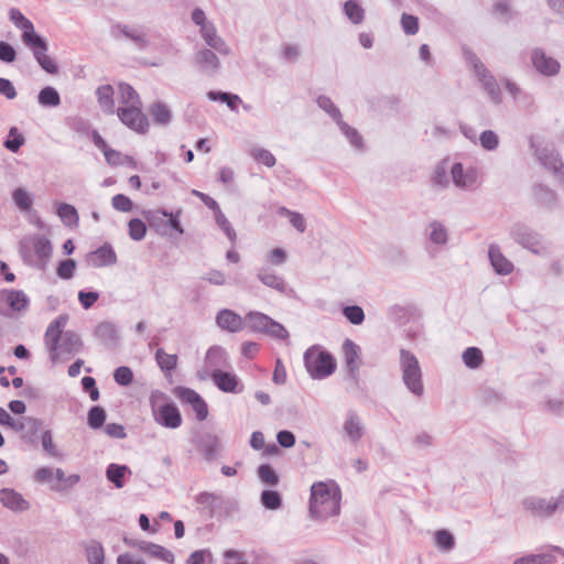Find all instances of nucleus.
<instances>
[{
	"label": "nucleus",
	"instance_id": "nucleus-1",
	"mask_svg": "<svg viewBox=\"0 0 564 564\" xmlns=\"http://www.w3.org/2000/svg\"><path fill=\"white\" fill-rule=\"evenodd\" d=\"M340 490L335 484L315 482L311 487L310 512L313 518L326 520L340 510Z\"/></svg>",
	"mask_w": 564,
	"mask_h": 564
},
{
	"label": "nucleus",
	"instance_id": "nucleus-2",
	"mask_svg": "<svg viewBox=\"0 0 564 564\" xmlns=\"http://www.w3.org/2000/svg\"><path fill=\"white\" fill-rule=\"evenodd\" d=\"M304 367L314 380H322L332 376L336 368L334 356L319 345L308 347L303 355Z\"/></svg>",
	"mask_w": 564,
	"mask_h": 564
},
{
	"label": "nucleus",
	"instance_id": "nucleus-3",
	"mask_svg": "<svg viewBox=\"0 0 564 564\" xmlns=\"http://www.w3.org/2000/svg\"><path fill=\"white\" fill-rule=\"evenodd\" d=\"M400 370L402 381L406 389L413 395L422 397L424 393V384L420 362L413 352L404 348L400 349Z\"/></svg>",
	"mask_w": 564,
	"mask_h": 564
},
{
	"label": "nucleus",
	"instance_id": "nucleus-4",
	"mask_svg": "<svg viewBox=\"0 0 564 564\" xmlns=\"http://www.w3.org/2000/svg\"><path fill=\"white\" fill-rule=\"evenodd\" d=\"M523 509L533 517L547 519L557 512L564 511V488H562L556 497L550 499L539 496H528L522 499Z\"/></svg>",
	"mask_w": 564,
	"mask_h": 564
},
{
	"label": "nucleus",
	"instance_id": "nucleus-5",
	"mask_svg": "<svg viewBox=\"0 0 564 564\" xmlns=\"http://www.w3.org/2000/svg\"><path fill=\"white\" fill-rule=\"evenodd\" d=\"M509 235L516 243L533 254L545 256L547 253L542 235L523 223H514L509 229Z\"/></svg>",
	"mask_w": 564,
	"mask_h": 564
},
{
	"label": "nucleus",
	"instance_id": "nucleus-6",
	"mask_svg": "<svg viewBox=\"0 0 564 564\" xmlns=\"http://www.w3.org/2000/svg\"><path fill=\"white\" fill-rule=\"evenodd\" d=\"M464 56L466 61L471 65L475 75L477 76L484 90L489 96L490 100L494 104L499 105L502 99L500 88L495 76L473 51L464 48Z\"/></svg>",
	"mask_w": 564,
	"mask_h": 564
},
{
	"label": "nucleus",
	"instance_id": "nucleus-7",
	"mask_svg": "<svg viewBox=\"0 0 564 564\" xmlns=\"http://www.w3.org/2000/svg\"><path fill=\"white\" fill-rule=\"evenodd\" d=\"M110 35L113 40L127 39L131 41L139 51H145L151 41L142 25H130L117 22L110 28Z\"/></svg>",
	"mask_w": 564,
	"mask_h": 564
},
{
	"label": "nucleus",
	"instance_id": "nucleus-8",
	"mask_svg": "<svg viewBox=\"0 0 564 564\" xmlns=\"http://www.w3.org/2000/svg\"><path fill=\"white\" fill-rule=\"evenodd\" d=\"M28 249L34 252L37 259V268L45 269L53 251L51 241L43 235H33L21 241V250L24 257H26Z\"/></svg>",
	"mask_w": 564,
	"mask_h": 564
},
{
	"label": "nucleus",
	"instance_id": "nucleus-9",
	"mask_svg": "<svg viewBox=\"0 0 564 564\" xmlns=\"http://www.w3.org/2000/svg\"><path fill=\"white\" fill-rule=\"evenodd\" d=\"M451 177L454 185L460 189L474 191L479 184V171L475 166H465L456 162L451 167Z\"/></svg>",
	"mask_w": 564,
	"mask_h": 564
},
{
	"label": "nucleus",
	"instance_id": "nucleus-10",
	"mask_svg": "<svg viewBox=\"0 0 564 564\" xmlns=\"http://www.w3.org/2000/svg\"><path fill=\"white\" fill-rule=\"evenodd\" d=\"M142 105L119 108L117 115L120 121L138 133H145L149 129V120L141 110Z\"/></svg>",
	"mask_w": 564,
	"mask_h": 564
},
{
	"label": "nucleus",
	"instance_id": "nucleus-11",
	"mask_svg": "<svg viewBox=\"0 0 564 564\" xmlns=\"http://www.w3.org/2000/svg\"><path fill=\"white\" fill-rule=\"evenodd\" d=\"M23 43L32 50L34 58L46 73L56 74L58 72V67L55 62L46 54L48 46L46 41L40 34H35Z\"/></svg>",
	"mask_w": 564,
	"mask_h": 564
},
{
	"label": "nucleus",
	"instance_id": "nucleus-12",
	"mask_svg": "<svg viewBox=\"0 0 564 564\" xmlns=\"http://www.w3.org/2000/svg\"><path fill=\"white\" fill-rule=\"evenodd\" d=\"M68 321L67 315H59L54 321L50 323L46 328L44 341L47 350L51 354L52 360H55L58 354L59 341L62 340L64 332V327L66 326Z\"/></svg>",
	"mask_w": 564,
	"mask_h": 564
},
{
	"label": "nucleus",
	"instance_id": "nucleus-13",
	"mask_svg": "<svg viewBox=\"0 0 564 564\" xmlns=\"http://www.w3.org/2000/svg\"><path fill=\"white\" fill-rule=\"evenodd\" d=\"M68 321L67 315H59L54 321L50 323L46 328L44 341L47 350L51 354L52 360H55L58 354L59 341L62 340L64 332V327L66 326Z\"/></svg>",
	"mask_w": 564,
	"mask_h": 564
},
{
	"label": "nucleus",
	"instance_id": "nucleus-14",
	"mask_svg": "<svg viewBox=\"0 0 564 564\" xmlns=\"http://www.w3.org/2000/svg\"><path fill=\"white\" fill-rule=\"evenodd\" d=\"M534 155L545 169L557 177L564 178V163L552 145L535 148Z\"/></svg>",
	"mask_w": 564,
	"mask_h": 564
},
{
	"label": "nucleus",
	"instance_id": "nucleus-15",
	"mask_svg": "<svg viewBox=\"0 0 564 564\" xmlns=\"http://www.w3.org/2000/svg\"><path fill=\"white\" fill-rule=\"evenodd\" d=\"M229 367L230 362L227 351L220 346H213L207 350L205 356L204 375H200V371H198V376L205 379L209 377V372L221 371Z\"/></svg>",
	"mask_w": 564,
	"mask_h": 564
},
{
	"label": "nucleus",
	"instance_id": "nucleus-16",
	"mask_svg": "<svg viewBox=\"0 0 564 564\" xmlns=\"http://www.w3.org/2000/svg\"><path fill=\"white\" fill-rule=\"evenodd\" d=\"M366 427L361 416L355 410H348L343 423V437L350 444H357L365 435Z\"/></svg>",
	"mask_w": 564,
	"mask_h": 564
},
{
	"label": "nucleus",
	"instance_id": "nucleus-17",
	"mask_svg": "<svg viewBox=\"0 0 564 564\" xmlns=\"http://www.w3.org/2000/svg\"><path fill=\"white\" fill-rule=\"evenodd\" d=\"M153 408L155 421L164 427L177 429L182 424V415L174 403H165Z\"/></svg>",
	"mask_w": 564,
	"mask_h": 564
},
{
	"label": "nucleus",
	"instance_id": "nucleus-18",
	"mask_svg": "<svg viewBox=\"0 0 564 564\" xmlns=\"http://www.w3.org/2000/svg\"><path fill=\"white\" fill-rule=\"evenodd\" d=\"M194 64L200 73L209 77L215 76L220 69L219 58L209 48L198 50L194 54Z\"/></svg>",
	"mask_w": 564,
	"mask_h": 564
},
{
	"label": "nucleus",
	"instance_id": "nucleus-19",
	"mask_svg": "<svg viewBox=\"0 0 564 564\" xmlns=\"http://www.w3.org/2000/svg\"><path fill=\"white\" fill-rule=\"evenodd\" d=\"M531 62L536 72L544 76H554L560 72V63L545 54L542 48H534L531 53Z\"/></svg>",
	"mask_w": 564,
	"mask_h": 564
},
{
	"label": "nucleus",
	"instance_id": "nucleus-20",
	"mask_svg": "<svg viewBox=\"0 0 564 564\" xmlns=\"http://www.w3.org/2000/svg\"><path fill=\"white\" fill-rule=\"evenodd\" d=\"M343 352L345 357V364L349 376L354 379H358L360 362H361V350L360 347L349 338H346L343 344Z\"/></svg>",
	"mask_w": 564,
	"mask_h": 564
},
{
	"label": "nucleus",
	"instance_id": "nucleus-21",
	"mask_svg": "<svg viewBox=\"0 0 564 564\" xmlns=\"http://www.w3.org/2000/svg\"><path fill=\"white\" fill-rule=\"evenodd\" d=\"M215 386L223 392L226 393H240L243 390V386L240 384L238 377L229 371H216L209 372Z\"/></svg>",
	"mask_w": 564,
	"mask_h": 564
},
{
	"label": "nucleus",
	"instance_id": "nucleus-22",
	"mask_svg": "<svg viewBox=\"0 0 564 564\" xmlns=\"http://www.w3.org/2000/svg\"><path fill=\"white\" fill-rule=\"evenodd\" d=\"M117 254L109 243H105L87 256V262L94 268L109 267L117 263Z\"/></svg>",
	"mask_w": 564,
	"mask_h": 564
},
{
	"label": "nucleus",
	"instance_id": "nucleus-23",
	"mask_svg": "<svg viewBox=\"0 0 564 564\" xmlns=\"http://www.w3.org/2000/svg\"><path fill=\"white\" fill-rule=\"evenodd\" d=\"M533 196L535 204L546 210H553L558 206L557 193L544 184H536L533 187Z\"/></svg>",
	"mask_w": 564,
	"mask_h": 564
},
{
	"label": "nucleus",
	"instance_id": "nucleus-24",
	"mask_svg": "<svg viewBox=\"0 0 564 564\" xmlns=\"http://www.w3.org/2000/svg\"><path fill=\"white\" fill-rule=\"evenodd\" d=\"M488 257L497 274L508 275L513 271V263L503 256L498 245L492 243L489 246Z\"/></svg>",
	"mask_w": 564,
	"mask_h": 564
},
{
	"label": "nucleus",
	"instance_id": "nucleus-25",
	"mask_svg": "<svg viewBox=\"0 0 564 564\" xmlns=\"http://www.w3.org/2000/svg\"><path fill=\"white\" fill-rule=\"evenodd\" d=\"M216 323L221 329L230 333L240 332L243 328L242 317L231 310H221L216 315Z\"/></svg>",
	"mask_w": 564,
	"mask_h": 564
},
{
	"label": "nucleus",
	"instance_id": "nucleus-26",
	"mask_svg": "<svg viewBox=\"0 0 564 564\" xmlns=\"http://www.w3.org/2000/svg\"><path fill=\"white\" fill-rule=\"evenodd\" d=\"M0 501L3 507L15 512H22L30 508V503L22 497V495L10 488H3L0 490Z\"/></svg>",
	"mask_w": 564,
	"mask_h": 564
},
{
	"label": "nucleus",
	"instance_id": "nucleus-27",
	"mask_svg": "<svg viewBox=\"0 0 564 564\" xmlns=\"http://www.w3.org/2000/svg\"><path fill=\"white\" fill-rule=\"evenodd\" d=\"M257 278L268 288H271L282 294H288L293 292L292 289H288L284 279L278 274H275L269 268H261L258 270Z\"/></svg>",
	"mask_w": 564,
	"mask_h": 564
},
{
	"label": "nucleus",
	"instance_id": "nucleus-28",
	"mask_svg": "<svg viewBox=\"0 0 564 564\" xmlns=\"http://www.w3.org/2000/svg\"><path fill=\"white\" fill-rule=\"evenodd\" d=\"M197 448L207 462H213L217 458L220 440L212 433L203 434L197 441Z\"/></svg>",
	"mask_w": 564,
	"mask_h": 564
},
{
	"label": "nucleus",
	"instance_id": "nucleus-29",
	"mask_svg": "<svg viewBox=\"0 0 564 564\" xmlns=\"http://www.w3.org/2000/svg\"><path fill=\"white\" fill-rule=\"evenodd\" d=\"M502 84L508 91V94L512 97L513 101L521 108H530L534 104L533 96L527 90L522 89L517 83L505 78L502 79Z\"/></svg>",
	"mask_w": 564,
	"mask_h": 564
},
{
	"label": "nucleus",
	"instance_id": "nucleus-30",
	"mask_svg": "<svg viewBox=\"0 0 564 564\" xmlns=\"http://www.w3.org/2000/svg\"><path fill=\"white\" fill-rule=\"evenodd\" d=\"M95 336L108 348L116 347L119 341L117 326L109 321L101 322L96 326Z\"/></svg>",
	"mask_w": 564,
	"mask_h": 564
},
{
	"label": "nucleus",
	"instance_id": "nucleus-31",
	"mask_svg": "<svg viewBox=\"0 0 564 564\" xmlns=\"http://www.w3.org/2000/svg\"><path fill=\"white\" fill-rule=\"evenodd\" d=\"M9 19L15 28L22 31V42L30 40L32 36L37 34L34 30L33 23L25 18L19 9H10Z\"/></svg>",
	"mask_w": 564,
	"mask_h": 564
},
{
	"label": "nucleus",
	"instance_id": "nucleus-32",
	"mask_svg": "<svg viewBox=\"0 0 564 564\" xmlns=\"http://www.w3.org/2000/svg\"><path fill=\"white\" fill-rule=\"evenodd\" d=\"M43 421L36 417L26 416L23 431L20 435L21 440L28 444L36 445L40 440Z\"/></svg>",
	"mask_w": 564,
	"mask_h": 564
},
{
	"label": "nucleus",
	"instance_id": "nucleus-33",
	"mask_svg": "<svg viewBox=\"0 0 564 564\" xmlns=\"http://www.w3.org/2000/svg\"><path fill=\"white\" fill-rule=\"evenodd\" d=\"M196 502L205 507L208 511V516L215 517L225 503V498L220 495L213 492H200L196 497Z\"/></svg>",
	"mask_w": 564,
	"mask_h": 564
},
{
	"label": "nucleus",
	"instance_id": "nucleus-34",
	"mask_svg": "<svg viewBox=\"0 0 564 564\" xmlns=\"http://www.w3.org/2000/svg\"><path fill=\"white\" fill-rule=\"evenodd\" d=\"M169 212L164 208H160L156 210H150L145 214V219L148 220L151 228L155 230L160 236H167V220Z\"/></svg>",
	"mask_w": 564,
	"mask_h": 564
},
{
	"label": "nucleus",
	"instance_id": "nucleus-35",
	"mask_svg": "<svg viewBox=\"0 0 564 564\" xmlns=\"http://www.w3.org/2000/svg\"><path fill=\"white\" fill-rule=\"evenodd\" d=\"M553 552H560L564 555V550L560 546H551L549 552L531 554L517 558L513 564H547L555 561Z\"/></svg>",
	"mask_w": 564,
	"mask_h": 564
},
{
	"label": "nucleus",
	"instance_id": "nucleus-36",
	"mask_svg": "<svg viewBox=\"0 0 564 564\" xmlns=\"http://www.w3.org/2000/svg\"><path fill=\"white\" fill-rule=\"evenodd\" d=\"M98 104L101 110L107 115H113L116 112L115 109V100H113V88L110 85L99 86L96 90Z\"/></svg>",
	"mask_w": 564,
	"mask_h": 564
},
{
	"label": "nucleus",
	"instance_id": "nucleus-37",
	"mask_svg": "<svg viewBox=\"0 0 564 564\" xmlns=\"http://www.w3.org/2000/svg\"><path fill=\"white\" fill-rule=\"evenodd\" d=\"M271 317L261 312H249L246 315V324L247 326L256 333L265 334L267 328L269 327V323Z\"/></svg>",
	"mask_w": 564,
	"mask_h": 564
},
{
	"label": "nucleus",
	"instance_id": "nucleus-38",
	"mask_svg": "<svg viewBox=\"0 0 564 564\" xmlns=\"http://www.w3.org/2000/svg\"><path fill=\"white\" fill-rule=\"evenodd\" d=\"M82 348L83 341L76 333L67 330L63 334L61 344L58 346L59 352L77 354L82 350Z\"/></svg>",
	"mask_w": 564,
	"mask_h": 564
},
{
	"label": "nucleus",
	"instance_id": "nucleus-39",
	"mask_svg": "<svg viewBox=\"0 0 564 564\" xmlns=\"http://www.w3.org/2000/svg\"><path fill=\"white\" fill-rule=\"evenodd\" d=\"M127 474H131L130 469L126 465L109 464L106 469L107 479L115 485L116 488L120 489L124 486L123 478Z\"/></svg>",
	"mask_w": 564,
	"mask_h": 564
},
{
	"label": "nucleus",
	"instance_id": "nucleus-40",
	"mask_svg": "<svg viewBox=\"0 0 564 564\" xmlns=\"http://www.w3.org/2000/svg\"><path fill=\"white\" fill-rule=\"evenodd\" d=\"M149 112L156 124L169 126L172 121V112L170 108L161 101L152 104Z\"/></svg>",
	"mask_w": 564,
	"mask_h": 564
},
{
	"label": "nucleus",
	"instance_id": "nucleus-41",
	"mask_svg": "<svg viewBox=\"0 0 564 564\" xmlns=\"http://www.w3.org/2000/svg\"><path fill=\"white\" fill-rule=\"evenodd\" d=\"M37 102L45 108H55L61 105V95L56 88L46 86L39 91Z\"/></svg>",
	"mask_w": 564,
	"mask_h": 564
},
{
	"label": "nucleus",
	"instance_id": "nucleus-42",
	"mask_svg": "<svg viewBox=\"0 0 564 564\" xmlns=\"http://www.w3.org/2000/svg\"><path fill=\"white\" fill-rule=\"evenodd\" d=\"M57 215L65 226L70 228L78 226L79 216L77 209L73 205L61 203L57 207Z\"/></svg>",
	"mask_w": 564,
	"mask_h": 564
},
{
	"label": "nucleus",
	"instance_id": "nucleus-43",
	"mask_svg": "<svg viewBox=\"0 0 564 564\" xmlns=\"http://www.w3.org/2000/svg\"><path fill=\"white\" fill-rule=\"evenodd\" d=\"M427 230H429V232H427L429 240L432 243L437 245V246H443L447 242L448 232H447L446 227L442 223H440L437 220L431 221Z\"/></svg>",
	"mask_w": 564,
	"mask_h": 564
},
{
	"label": "nucleus",
	"instance_id": "nucleus-44",
	"mask_svg": "<svg viewBox=\"0 0 564 564\" xmlns=\"http://www.w3.org/2000/svg\"><path fill=\"white\" fill-rule=\"evenodd\" d=\"M144 545L145 554L170 564L174 562V554L170 550L163 547L162 545L155 544L153 542H148V544Z\"/></svg>",
	"mask_w": 564,
	"mask_h": 564
},
{
	"label": "nucleus",
	"instance_id": "nucleus-45",
	"mask_svg": "<svg viewBox=\"0 0 564 564\" xmlns=\"http://www.w3.org/2000/svg\"><path fill=\"white\" fill-rule=\"evenodd\" d=\"M337 126H338L340 132L348 139V141L350 142V144L354 148H356L358 150L362 149V147H364L362 137L359 134V132L355 128L350 127L343 119L337 122Z\"/></svg>",
	"mask_w": 564,
	"mask_h": 564
},
{
	"label": "nucleus",
	"instance_id": "nucleus-46",
	"mask_svg": "<svg viewBox=\"0 0 564 564\" xmlns=\"http://www.w3.org/2000/svg\"><path fill=\"white\" fill-rule=\"evenodd\" d=\"M344 12L354 24H360L365 18V10L355 0H348L344 3Z\"/></svg>",
	"mask_w": 564,
	"mask_h": 564
},
{
	"label": "nucleus",
	"instance_id": "nucleus-47",
	"mask_svg": "<svg viewBox=\"0 0 564 564\" xmlns=\"http://www.w3.org/2000/svg\"><path fill=\"white\" fill-rule=\"evenodd\" d=\"M106 417V410L100 405H94L88 411L87 424L90 429L98 430L104 426Z\"/></svg>",
	"mask_w": 564,
	"mask_h": 564
},
{
	"label": "nucleus",
	"instance_id": "nucleus-48",
	"mask_svg": "<svg viewBox=\"0 0 564 564\" xmlns=\"http://www.w3.org/2000/svg\"><path fill=\"white\" fill-rule=\"evenodd\" d=\"M155 360L164 372H170L176 368L177 365V356L166 354L163 348H159L155 351Z\"/></svg>",
	"mask_w": 564,
	"mask_h": 564
},
{
	"label": "nucleus",
	"instance_id": "nucleus-49",
	"mask_svg": "<svg viewBox=\"0 0 564 564\" xmlns=\"http://www.w3.org/2000/svg\"><path fill=\"white\" fill-rule=\"evenodd\" d=\"M463 361L466 367L477 369L484 361L482 352L477 347H468L463 352Z\"/></svg>",
	"mask_w": 564,
	"mask_h": 564
},
{
	"label": "nucleus",
	"instance_id": "nucleus-50",
	"mask_svg": "<svg viewBox=\"0 0 564 564\" xmlns=\"http://www.w3.org/2000/svg\"><path fill=\"white\" fill-rule=\"evenodd\" d=\"M25 138L19 132L17 127H11L8 132V138L3 145L7 150L17 153L20 148L24 144Z\"/></svg>",
	"mask_w": 564,
	"mask_h": 564
},
{
	"label": "nucleus",
	"instance_id": "nucleus-51",
	"mask_svg": "<svg viewBox=\"0 0 564 564\" xmlns=\"http://www.w3.org/2000/svg\"><path fill=\"white\" fill-rule=\"evenodd\" d=\"M260 501L268 510H278L282 506V497L276 490H263L260 496Z\"/></svg>",
	"mask_w": 564,
	"mask_h": 564
},
{
	"label": "nucleus",
	"instance_id": "nucleus-52",
	"mask_svg": "<svg viewBox=\"0 0 564 564\" xmlns=\"http://www.w3.org/2000/svg\"><path fill=\"white\" fill-rule=\"evenodd\" d=\"M215 221L217 226L225 232L227 238L234 243L237 239L236 230L232 228L231 224L221 212L220 207L214 210Z\"/></svg>",
	"mask_w": 564,
	"mask_h": 564
},
{
	"label": "nucleus",
	"instance_id": "nucleus-53",
	"mask_svg": "<svg viewBox=\"0 0 564 564\" xmlns=\"http://www.w3.org/2000/svg\"><path fill=\"white\" fill-rule=\"evenodd\" d=\"M434 538L437 547L444 552H449L455 547V538L448 530H437Z\"/></svg>",
	"mask_w": 564,
	"mask_h": 564
},
{
	"label": "nucleus",
	"instance_id": "nucleus-54",
	"mask_svg": "<svg viewBox=\"0 0 564 564\" xmlns=\"http://www.w3.org/2000/svg\"><path fill=\"white\" fill-rule=\"evenodd\" d=\"M119 93H120V99H121L122 104H124L127 106L142 105L138 93L129 84H126V83L120 84Z\"/></svg>",
	"mask_w": 564,
	"mask_h": 564
},
{
	"label": "nucleus",
	"instance_id": "nucleus-55",
	"mask_svg": "<svg viewBox=\"0 0 564 564\" xmlns=\"http://www.w3.org/2000/svg\"><path fill=\"white\" fill-rule=\"evenodd\" d=\"M278 214L280 216H288L290 219V224L301 234L306 230V223L302 214L297 212H292L286 207L282 206L278 209Z\"/></svg>",
	"mask_w": 564,
	"mask_h": 564
},
{
	"label": "nucleus",
	"instance_id": "nucleus-56",
	"mask_svg": "<svg viewBox=\"0 0 564 564\" xmlns=\"http://www.w3.org/2000/svg\"><path fill=\"white\" fill-rule=\"evenodd\" d=\"M86 556L89 564H104L105 553L102 545L97 541H91L86 546Z\"/></svg>",
	"mask_w": 564,
	"mask_h": 564
},
{
	"label": "nucleus",
	"instance_id": "nucleus-57",
	"mask_svg": "<svg viewBox=\"0 0 564 564\" xmlns=\"http://www.w3.org/2000/svg\"><path fill=\"white\" fill-rule=\"evenodd\" d=\"M316 102L321 109H323L328 116L337 123L340 121V110L334 105L332 99L327 96L321 95L317 97Z\"/></svg>",
	"mask_w": 564,
	"mask_h": 564
},
{
	"label": "nucleus",
	"instance_id": "nucleus-58",
	"mask_svg": "<svg viewBox=\"0 0 564 564\" xmlns=\"http://www.w3.org/2000/svg\"><path fill=\"white\" fill-rule=\"evenodd\" d=\"M259 479L268 486H276L279 484V476L269 464H262L257 470Z\"/></svg>",
	"mask_w": 564,
	"mask_h": 564
},
{
	"label": "nucleus",
	"instance_id": "nucleus-59",
	"mask_svg": "<svg viewBox=\"0 0 564 564\" xmlns=\"http://www.w3.org/2000/svg\"><path fill=\"white\" fill-rule=\"evenodd\" d=\"M129 237L134 241H141L147 235V225L139 218H132L128 223Z\"/></svg>",
	"mask_w": 564,
	"mask_h": 564
},
{
	"label": "nucleus",
	"instance_id": "nucleus-60",
	"mask_svg": "<svg viewBox=\"0 0 564 564\" xmlns=\"http://www.w3.org/2000/svg\"><path fill=\"white\" fill-rule=\"evenodd\" d=\"M343 315L352 325H360L365 321V312L359 305H347L343 308Z\"/></svg>",
	"mask_w": 564,
	"mask_h": 564
},
{
	"label": "nucleus",
	"instance_id": "nucleus-61",
	"mask_svg": "<svg viewBox=\"0 0 564 564\" xmlns=\"http://www.w3.org/2000/svg\"><path fill=\"white\" fill-rule=\"evenodd\" d=\"M250 155L257 161L262 163L268 167H272L275 165V156L267 149L262 148H253L250 151Z\"/></svg>",
	"mask_w": 564,
	"mask_h": 564
},
{
	"label": "nucleus",
	"instance_id": "nucleus-62",
	"mask_svg": "<svg viewBox=\"0 0 564 564\" xmlns=\"http://www.w3.org/2000/svg\"><path fill=\"white\" fill-rule=\"evenodd\" d=\"M12 198L17 207L22 212H28L32 206L29 193L21 187L13 191Z\"/></svg>",
	"mask_w": 564,
	"mask_h": 564
},
{
	"label": "nucleus",
	"instance_id": "nucleus-63",
	"mask_svg": "<svg viewBox=\"0 0 564 564\" xmlns=\"http://www.w3.org/2000/svg\"><path fill=\"white\" fill-rule=\"evenodd\" d=\"M479 143L487 151H495L499 145V138L492 130H485L479 135Z\"/></svg>",
	"mask_w": 564,
	"mask_h": 564
},
{
	"label": "nucleus",
	"instance_id": "nucleus-64",
	"mask_svg": "<svg viewBox=\"0 0 564 564\" xmlns=\"http://www.w3.org/2000/svg\"><path fill=\"white\" fill-rule=\"evenodd\" d=\"M175 395L184 403L189 404L191 406L197 403L202 397L194 391L193 389L178 387L175 389Z\"/></svg>",
	"mask_w": 564,
	"mask_h": 564
}]
</instances>
